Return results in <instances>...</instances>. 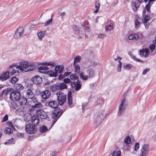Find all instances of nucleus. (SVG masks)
Masks as SVG:
<instances>
[{"label": "nucleus", "instance_id": "nucleus-45", "mask_svg": "<svg viewBox=\"0 0 156 156\" xmlns=\"http://www.w3.org/2000/svg\"><path fill=\"white\" fill-rule=\"evenodd\" d=\"M52 18L50 19L49 20H48L46 22L44 23V27L47 26L48 25H49L51 24L52 23Z\"/></svg>", "mask_w": 156, "mask_h": 156}, {"label": "nucleus", "instance_id": "nucleus-11", "mask_svg": "<svg viewBox=\"0 0 156 156\" xmlns=\"http://www.w3.org/2000/svg\"><path fill=\"white\" fill-rule=\"evenodd\" d=\"M72 29L73 30L74 33L76 34H78V38L79 39L81 38L84 34V31H81L80 32L79 28H78L76 25H73L72 26Z\"/></svg>", "mask_w": 156, "mask_h": 156}, {"label": "nucleus", "instance_id": "nucleus-47", "mask_svg": "<svg viewBox=\"0 0 156 156\" xmlns=\"http://www.w3.org/2000/svg\"><path fill=\"white\" fill-rule=\"evenodd\" d=\"M27 90L33 91V84L31 83H29L27 85Z\"/></svg>", "mask_w": 156, "mask_h": 156}, {"label": "nucleus", "instance_id": "nucleus-1", "mask_svg": "<svg viewBox=\"0 0 156 156\" xmlns=\"http://www.w3.org/2000/svg\"><path fill=\"white\" fill-rule=\"evenodd\" d=\"M103 112V111L101 110L94 116V122L97 126H99L102 121V119L104 118Z\"/></svg>", "mask_w": 156, "mask_h": 156}, {"label": "nucleus", "instance_id": "nucleus-64", "mask_svg": "<svg viewBox=\"0 0 156 156\" xmlns=\"http://www.w3.org/2000/svg\"><path fill=\"white\" fill-rule=\"evenodd\" d=\"M7 124L9 125L10 127H11L12 128H13L14 127L12 125V123L10 122H7Z\"/></svg>", "mask_w": 156, "mask_h": 156}, {"label": "nucleus", "instance_id": "nucleus-39", "mask_svg": "<svg viewBox=\"0 0 156 156\" xmlns=\"http://www.w3.org/2000/svg\"><path fill=\"white\" fill-rule=\"evenodd\" d=\"M81 59V57L79 56H77L76 57L74 58V64H76V63L79 62Z\"/></svg>", "mask_w": 156, "mask_h": 156}, {"label": "nucleus", "instance_id": "nucleus-42", "mask_svg": "<svg viewBox=\"0 0 156 156\" xmlns=\"http://www.w3.org/2000/svg\"><path fill=\"white\" fill-rule=\"evenodd\" d=\"M9 92L10 90L9 89L4 90L2 92L1 96H2L4 94H5L6 96H7L8 94H9Z\"/></svg>", "mask_w": 156, "mask_h": 156}, {"label": "nucleus", "instance_id": "nucleus-28", "mask_svg": "<svg viewBox=\"0 0 156 156\" xmlns=\"http://www.w3.org/2000/svg\"><path fill=\"white\" fill-rule=\"evenodd\" d=\"M100 7V4L98 1H97L95 3V7L96 10H94L93 12L95 13H97L99 11Z\"/></svg>", "mask_w": 156, "mask_h": 156}, {"label": "nucleus", "instance_id": "nucleus-51", "mask_svg": "<svg viewBox=\"0 0 156 156\" xmlns=\"http://www.w3.org/2000/svg\"><path fill=\"white\" fill-rule=\"evenodd\" d=\"M48 68L45 66H41L38 68L39 70H48Z\"/></svg>", "mask_w": 156, "mask_h": 156}, {"label": "nucleus", "instance_id": "nucleus-55", "mask_svg": "<svg viewBox=\"0 0 156 156\" xmlns=\"http://www.w3.org/2000/svg\"><path fill=\"white\" fill-rule=\"evenodd\" d=\"M8 115H5L4 117L3 118V119L2 121V122H5L7 121L8 119Z\"/></svg>", "mask_w": 156, "mask_h": 156}, {"label": "nucleus", "instance_id": "nucleus-31", "mask_svg": "<svg viewBox=\"0 0 156 156\" xmlns=\"http://www.w3.org/2000/svg\"><path fill=\"white\" fill-rule=\"evenodd\" d=\"M129 54L130 55V56L132 58L135 60V61H136L137 62H143V61H142L141 60H140V59L136 58L135 56H134L133 54L131 52H129Z\"/></svg>", "mask_w": 156, "mask_h": 156}, {"label": "nucleus", "instance_id": "nucleus-35", "mask_svg": "<svg viewBox=\"0 0 156 156\" xmlns=\"http://www.w3.org/2000/svg\"><path fill=\"white\" fill-rule=\"evenodd\" d=\"M45 34V32L43 31H40L37 33L38 37L41 40H42V38L44 36Z\"/></svg>", "mask_w": 156, "mask_h": 156}, {"label": "nucleus", "instance_id": "nucleus-54", "mask_svg": "<svg viewBox=\"0 0 156 156\" xmlns=\"http://www.w3.org/2000/svg\"><path fill=\"white\" fill-rule=\"evenodd\" d=\"M139 147V144L138 143H136L135 144L134 146V150L135 151H137V150L138 149Z\"/></svg>", "mask_w": 156, "mask_h": 156}, {"label": "nucleus", "instance_id": "nucleus-57", "mask_svg": "<svg viewBox=\"0 0 156 156\" xmlns=\"http://www.w3.org/2000/svg\"><path fill=\"white\" fill-rule=\"evenodd\" d=\"M106 35L104 34H100L98 36V37L99 38L103 39L106 37Z\"/></svg>", "mask_w": 156, "mask_h": 156}, {"label": "nucleus", "instance_id": "nucleus-48", "mask_svg": "<svg viewBox=\"0 0 156 156\" xmlns=\"http://www.w3.org/2000/svg\"><path fill=\"white\" fill-rule=\"evenodd\" d=\"M140 24V23L139 21H138V19H136L135 21V27L136 28H139V26Z\"/></svg>", "mask_w": 156, "mask_h": 156}, {"label": "nucleus", "instance_id": "nucleus-59", "mask_svg": "<svg viewBox=\"0 0 156 156\" xmlns=\"http://www.w3.org/2000/svg\"><path fill=\"white\" fill-rule=\"evenodd\" d=\"M43 23H38L37 24H36L31 25L30 26V30H31V29H32L33 28H34L37 25H40V24H43Z\"/></svg>", "mask_w": 156, "mask_h": 156}, {"label": "nucleus", "instance_id": "nucleus-40", "mask_svg": "<svg viewBox=\"0 0 156 156\" xmlns=\"http://www.w3.org/2000/svg\"><path fill=\"white\" fill-rule=\"evenodd\" d=\"M41 105H42L41 103L36 101V103H34V105L32 106L31 108H37L40 107L41 106Z\"/></svg>", "mask_w": 156, "mask_h": 156}, {"label": "nucleus", "instance_id": "nucleus-7", "mask_svg": "<svg viewBox=\"0 0 156 156\" xmlns=\"http://www.w3.org/2000/svg\"><path fill=\"white\" fill-rule=\"evenodd\" d=\"M127 102L125 99L122 100V102L119 106V111L118 113V115H120L124 112L127 107Z\"/></svg>", "mask_w": 156, "mask_h": 156}, {"label": "nucleus", "instance_id": "nucleus-30", "mask_svg": "<svg viewBox=\"0 0 156 156\" xmlns=\"http://www.w3.org/2000/svg\"><path fill=\"white\" fill-rule=\"evenodd\" d=\"M58 84L59 87V90H60L62 89H66L67 88V86L63 83H58Z\"/></svg>", "mask_w": 156, "mask_h": 156}, {"label": "nucleus", "instance_id": "nucleus-21", "mask_svg": "<svg viewBox=\"0 0 156 156\" xmlns=\"http://www.w3.org/2000/svg\"><path fill=\"white\" fill-rule=\"evenodd\" d=\"M18 101L19 102L21 105H24L27 102V99L24 97L20 98Z\"/></svg>", "mask_w": 156, "mask_h": 156}, {"label": "nucleus", "instance_id": "nucleus-23", "mask_svg": "<svg viewBox=\"0 0 156 156\" xmlns=\"http://www.w3.org/2000/svg\"><path fill=\"white\" fill-rule=\"evenodd\" d=\"M68 100L69 104L71 105L72 104L73 100L72 96V92L71 91H69L68 93Z\"/></svg>", "mask_w": 156, "mask_h": 156}, {"label": "nucleus", "instance_id": "nucleus-24", "mask_svg": "<svg viewBox=\"0 0 156 156\" xmlns=\"http://www.w3.org/2000/svg\"><path fill=\"white\" fill-rule=\"evenodd\" d=\"M35 67L34 66L29 64L28 63V64L27 67V68H26L25 69V72H28L31 71L33 70Z\"/></svg>", "mask_w": 156, "mask_h": 156}, {"label": "nucleus", "instance_id": "nucleus-18", "mask_svg": "<svg viewBox=\"0 0 156 156\" xmlns=\"http://www.w3.org/2000/svg\"><path fill=\"white\" fill-rule=\"evenodd\" d=\"M58 102L55 101H50L48 103V106L51 108H56L58 105Z\"/></svg>", "mask_w": 156, "mask_h": 156}, {"label": "nucleus", "instance_id": "nucleus-61", "mask_svg": "<svg viewBox=\"0 0 156 156\" xmlns=\"http://www.w3.org/2000/svg\"><path fill=\"white\" fill-rule=\"evenodd\" d=\"M83 30L87 32H88L90 31L89 28L88 26H84Z\"/></svg>", "mask_w": 156, "mask_h": 156}, {"label": "nucleus", "instance_id": "nucleus-9", "mask_svg": "<svg viewBox=\"0 0 156 156\" xmlns=\"http://www.w3.org/2000/svg\"><path fill=\"white\" fill-rule=\"evenodd\" d=\"M149 146L147 144L143 145L141 150L140 156H147L149 151Z\"/></svg>", "mask_w": 156, "mask_h": 156}, {"label": "nucleus", "instance_id": "nucleus-14", "mask_svg": "<svg viewBox=\"0 0 156 156\" xmlns=\"http://www.w3.org/2000/svg\"><path fill=\"white\" fill-rule=\"evenodd\" d=\"M71 84L72 87H75V90L76 91L79 90L81 88L82 84L78 80L76 82H71Z\"/></svg>", "mask_w": 156, "mask_h": 156}, {"label": "nucleus", "instance_id": "nucleus-20", "mask_svg": "<svg viewBox=\"0 0 156 156\" xmlns=\"http://www.w3.org/2000/svg\"><path fill=\"white\" fill-rule=\"evenodd\" d=\"M131 6L134 12H136L140 7V5L138 3L133 1L132 2Z\"/></svg>", "mask_w": 156, "mask_h": 156}, {"label": "nucleus", "instance_id": "nucleus-44", "mask_svg": "<svg viewBox=\"0 0 156 156\" xmlns=\"http://www.w3.org/2000/svg\"><path fill=\"white\" fill-rule=\"evenodd\" d=\"M11 82L12 84H15L18 80V79L16 77H14L12 78H11Z\"/></svg>", "mask_w": 156, "mask_h": 156}, {"label": "nucleus", "instance_id": "nucleus-43", "mask_svg": "<svg viewBox=\"0 0 156 156\" xmlns=\"http://www.w3.org/2000/svg\"><path fill=\"white\" fill-rule=\"evenodd\" d=\"M70 77L71 79L73 80H77L78 79V77L76 74L71 75Z\"/></svg>", "mask_w": 156, "mask_h": 156}, {"label": "nucleus", "instance_id": "nucleus-49", "mask_svg": "<svg viewBox=\"0 0 156 156\" xmlns=\"http://www.w3.org/2000/svg\"><path fill=\"white\" fill-rule=\"evenodd\" d=\"M132 67V66L131 64H128L126 65L124 67V68L126 70H129Z\"/></svg>", "mask_w": 156, "mask_h": 156}, {"label": "nucleus", "instance_id": "nucleus-41", "mask_svg": "<svg viewBox=\"0 0 156 156\" xmlns=\"http://www.w3.org/2000/svg\"><path fill=\"white\" fill-rule=\"evenodd\" d=\"M75 71L77 73H79L80 70V66L78 64H74Z\"/></svg>", "mask_w": 156, "mask_h": 156}, {"label": "nucleus", "instance_id": "nucleus-25", "mask_svg": "<svg viewBox=\"0 0 156 156\" xmlns=\"http://www.w3.org/2000/svg\"><path fill=\"white\" fill-rule=\"evenodd\" d=\"M27 96L29 99H33L34 97V94L33 91L27 90Z\"/></svg>", "mask_w": 156, "mask_h": 156}, {"label": "nucleus", "instance_id": "nucleus-62", "mask_svg": "<svg viewBox=\"0 0 156 156\" xmlns=\"http://www.w3.org/2000/svg\"><path fill=\"white\" fill-rule=\"evenodd\" d=\"M63 81L65 83H69L71 82V81L70 79L68 78L64 79Z\"/></svg>", "mask_w": 156, "mask_h": 156}, {"label": "nucleus", "instance_id": "nucleus-17", "mask_svg": "<svg viewBox=\"0 0 156 156\" xmlns=\"http://www.w3.org/2000/svg\"><path fill=\"white\" fill-rule=\"evenodd\" d=\"M31 80L34 83L38 84L41 83L42 81V78L38 76H35L33 77Z\"/></svg>", "mask_w": 156, "mask_h": 156}, {"label": "nucleus", "instance_id": "nucleus-3", "mask_svg": "<svg viewBox=\"0 0 156 156\" xmlns=\"http://www.w3.org/2000/svg\"><path fill=\"white\" fill-rule=\"evenodd\" d=\"M62 110L57 108L54 110L51 116L52 118L54 119L53 124H55L58 119L59 118L62 113Z\"/></svg>", "mask_w": 156, "mask_h": 156}, {"label": "nucleus", "instance_id": "nucleus-26", "mask_svg": "<svg viewBox=\"0 0 156 156\" xmlns=\"http://www.w3.org/2000/svg\"><path fill=\"white\" fill-rule=\"evenodd\" d=\"M41 65H44L46 66H55L56 65L55 63L53 62H46L41 63Z\"/></svg>", "mask_w": 156, "mask_h": 156}, {"label": "nucleus", "instance_id": "nucleus-34", "mask_svg": "<svg viewBox=\"0 0 156 156\" xmlns=\"http://www.w3.org/2000/svg\"><path fill=\"white\" fill-rule=\"evenodd\" d=\"M47 130L48 129L47 126L44 125L41 126L39 129V130L41 133H44L46 132Z\"/></svg>", "mask_w": 156, "mask_h": 156}, {"label": "nucleus", "instance_id": "nucleus-29", "mask_svg": "<svg viewBox=\"0 0 156 156\" xmlns=\"http://www.w3.org/2000/svg\"><path fill=\"white\" fill-rule=\"evenodd\" d=\"M121 152L120 151H114L110 154L109 156H121Z\"/></svg>", "mask_w": 156, "mask_h": 156}, {"label": "nucleus", "instance_id": "nucleus-8", "mask_svg": "<svg viewBox=\"0 0 156 156\" xmlns=\"http://www.w3.org/2000/svg\"><path fill=\"white\" fill-rule=\"evenodd\" d=\"M20 93L19 91L15 90L10 93V98L11 100L14 101H18L20 98Z\"/></svg>", "mask_w": 156, "mask_h": 156}, {"label": "nucleus", "instance_id": "nucleus-33", "mask_svg": "<svg viewBox=\"0 0 156 156\" xmlns=\"http://www.w3.org/2000/svg\"><path fill=\"white\" fill-rule=\"evenodd\" d=\"M15 87L16 90H22L23 89L24 87L23 85L20 83H17L15 85Z\"/></svg>", "mask_w": 156, "mask_h": 156}, {"label": "nucleus", "instance_id": "nucleus-4", "mask_svg": "<svg viewBox=\"0 0 156 156\" xmlns=\"http://www.w3.org/2000/svg\"><path fill=\"white\" fill-rule=\"evenodd\" d=\"M62 110L57 108L54 110L51 116L52 118L54 119L53 124H55L58 119L59 118L62 113Z\"/></svg>", "mask_w": 156, "mask_h": 156}, {"label": "nucleus", "instance_id": "nucleus-13", "mask_svg": "<svg viewBox=\"0 0 156 156\" xmlns=\"http://www.w3.org/2000/svg\"><path fill=\"white\" fill-rule=\"evenodd\" d=\"M40 94L43 99H47L50 97L51 92L49 90H46L41 92Z\"/></svg>", "mask_w": 156, "mask_h": 156}, {"label": "nucleus", "instance_id": "nucleus-5", "mask_svg": "<svg viewBox=\"0 0 156 156\" xmlns=\"http://www.w3.org/2000/svg\"><path fill=\"white\" fill-rule=\"evenodd\" d=\"M56 95L57 96L58 103L60 105H62L65 102L66 100V94L61 92L57 93Z\"/></svg>", "mask_w": 156, "mask_h": 156}, {"label": "nucleus", "instance_id": "nucleus-46", "mask_svg": "<svg viewBox=\"0 0 156 156\" xmlns=\"http://www.w3.org/2000/svg\"><path fill=\"white\" fill-rule=\"evenodd\" d=\"M118 62L119 64L117 68V70L119 72H120L121 71V68L122 66V62L120 61H119Z\"/></svg>", "mask_w": 156, "mask_h": 156}, {"label": "nucleus", "instance_id": "nucleus-58", "mask_svg": "<svg viewBox=\"0 0 156 156\" xmlns=\"http://www.w3.org/2000/svg\"><path fill=\"white\" fill-rule=\"evenodd\" d=\"M14 139L13 138H12L11 139L9 140H8V142H5L4 143V144L5 145H6L8 144H9V143H12V142H13L14 141Z\"/></svg>", "mask_w": 156, "mask_h": 156}, {"label": "nucleus", "instance_id": "nucleus-12", "mask_svg": "<svg viewBox=\"0 0 156 156\" xmlns=\"http://www.w3.org/2000/svg\"><path fill=\"white\" fill-rule=\"evenodd\" d=\"M64 67L62 66H55L54 71H53V75L55 77H56L58 73H62Z\"/></svg>", "mask_w": 156, "mask_h": 156}, {"label": "nucleus", "instance_id": "nucleus-56", "mask_svg": "<svg viewBox=\"0 0 156 156\" xmlns=\"http://www.w3.org/2000/svg\"><path fill=\"white\" fill-rule=\"evenodd\" d=\"M153 4V3H150L149 2H148V3L145 6V8L146 9L150 8V7L151 5Z\"/></svg>", "mask_w": 156, "mask_h": 156}, {"label": "nucleus", "instance_id": "nucleus-15", "mask_svg": "<svg viewBox=\"0 0 156 156\" xmlns=\"http://www.w3.org/2000/svg\"><path fill=\"white\" fill-rule=\"evenodd\" d=\"M36 113L38 116H40L42 119H45L48 118L47 114L45 112L41 109H39L36 112Z\"/></svg>", "mask_w": 156, "mask_h": 156}, {"label": "nucleus", "instance_id": "nucleus-6", "mask_svg": "<svg viewBox=\"0 0 156 156\" xmlns=\"http://www.w3.org/2000/svg\"><path fill=\"white\" fill-rule=\"evenodd\" d=\"M37 129V127L35 126L30 123L27 124L25 126V131L29 134L34 133L36 132Z\"/></svg>", "mask_w": 156, "mask_h": 156}, {"label": "nucleus", "instance_id": "nucleus-50", "mask_svg": "<svg viewBox=\"0 0 156 156\" xmlns=\"http://www.w3.org/2000/svg\"><path fill=\"white\" fill-rule=\"evenodd\" d=\"M11 75L15 74V75H16L19 73V71L18 70H16L13 69L12 71L10 73Z\"/></svg>", "mask_w": 156, "mask_h": 156}, {"label": "nucleus", "instance_id": "nucleus-2", "mask_svg": "<svg viewBox=\"0 0 156 156\" xmlns=\"http://www.w3.org/2000/svg\"><path fill=\"white\" fill-rule=\"evenodd\" d=\"M87 75L85 76L83 72L81 73L80 75V78L83 80H86L88 78H91L95 75L94 71L92 69L90 68L86 71Z\"/></svg>", "mask_w": 156, "mask_h": 156}, {"label": "nucleus", "instance_id": "nucleus-36", "mask_svg": "<svg viewBox=\"0 0 156 156\" xmlns=\"http://www.w3.org/2000/svg\"><path fill=\"white\" fill-rule=\"evenodd\" d=\"M4 132L5 133L8 134H10L12 133V131H11V129L8 127H5L4 129Z\"/></svg>", "mask_w": 156, "mask_h": 156}, {"label": "nucleus", "instance_id": "nucleus-37", "mask_svg": "<svg viewBox=\"0 0 156 156\" xmlns=\"http://www.w3.org/2000/svg\"><path fill=\"white\" fill-rule=\"evenodd\" d=\"M124 142L127 145L130 144L131 142L130 138L129 136H126L124 140Z\"/></svg>", "mask_w": 156, "mask_h": 156}, {"label": "nucleus", "instance_id": "nucleus-10", "mask_svg": "<svg viewBox=\"0 0 156 156\" xmlns=\"http://www.w3.org/2000/svg\"><path fill=\"white\" fill-rule=\"evenodd\" d=\"M23 29L22 27H19L16 31L14 35V37L15 39H18L21 37L23 33Z\"/></svg>", "mask_w": 156, "mask_h": 156}, {"label": "nucleus", "instance_id": "nucleus-60", "mask_svg": "<svg viewBox=\"0 0 156 156\" xmlns=\"http://www.w3.org/2000/svg\"><path fill=\"white\" fill-rule=\"evenodd\" d=\"M150 69L148 68H146L143 71L142 73V74L143 75L147 73L149 70Z\"/></svg>", "mask_w": 156, "mask_h": 156}, {"label": "nucleus", "instance_id": "nucleus-27", "mask_svg": "<svg viewBox=\"0 0 156 156\" xmlns=\"http://www.w3.org/2000/svg\"><path fill=\"white\" fill-rule=\"evenodd\" d=\"M28 63L27 62H21L20 63L21 66V68L23 69V70L22 71H24L25 72V69L27 68V67L28 64Z\"/></svg>", "mask_w": 156, "mask_h": 156}, {"label": "nucleus", "instance_id": "nucleus-53", "mask_svg": "<svg viewBox=\"0 0 156 156\" xmlns=\"http://www.w3.org/2000/svg\"><path fill=\"white\" fill-rule=\"evenodd\" d=\"M39 118L37 119H36L35 121H34L32 122L33 125H34V126L37 125L39 123Z\"/></svg>", "mask_w": 156, "mask_h": 156}, {"label": "nucleus", "instance_id": "nucleus-63", "mask_svg": "<svg viewBox=\"0 0 156 156\" xmlns=\"http://www.w3.org/2000/svg\"><path fill=\"white\" fill-rule=\"evenodd\" d=\"M11 105L13 109H16L17 108V106L16 103H13L11 104Z\"/></svg>", "mask_w": 156, "mask_h": 156}, {"label": "nucleus", "instance_id": "nucleus-52", "mask_svg": "<svg viewBox=\"0 0 156 156\" xmlns=\"http://www.w3.org/2000/svg\"><path fill=\"white\" fill-rule=\"evenodd\" d=\"M38 116L37 115H33L32 117H31V122L34 121H35L36 119H39Z\"/></svg>", "mask_w": 156, "mask_h": 156}, {"label": "nucleus", "instance_id": "nucleus-19", "mask_svg": "<svg viewBox=\"0 0 156 156\" xmlns=\"http://www.w3.org/2000/svg\"><path fill=\"white\" fill-rule=\"evenodd\" d=\"M140 55L141 57H146L148 54L149 53V49H142L140 51Z\"/></svg>", "mask_w": 156, "mask_h": 156}, {"label": "nucleus", "instance_id": "nucleus-16", "mask_svg": "<svg viewBox=\"0 0 156 156\" xmlns=\"http://www.w3.org/2000/svg\"><path fill=\"white\" fill-rule=\"evenodd\" d=\"M10 77L9 71L4 72L0 76V80L2 81H5Z\"/></svg>", "mask_w": 156, "mask_h": 156}, {"label": "nucleus", "instance_id": "nucleus-22", "mask_svg": "<svg viewBox=\"0 0 156 156\" xmlns=\"http://www.w3.org/2000/svg\"><path fill=\"white\" fill-rule=\"evenodd\" d=\"M58 83L57 84H54L50 86V90L53 92H54L59 90V87Z\"/></svg>", "mask_w": 156, "mask_h": 156}, {"label": "nucleus", "instance_id": "nucleus-38", "mask_svg": "<svg viewBox=\"0 0 156 156\" xmlns=\"http://www.w3.org/2000/svg\"><path fill=\"white\" fill-rule=\"evenodd\" d=\"M113 28V24L112 23H110V25L106 26L105 27V30L106 31H110Z\"/></svg>", "mask_w": 156, "mask_h": 156}, {"label": "nucleus", "instance_id": "nucleus-32", "mask_svg": "<svg viewBox=\"0 0 156 156\" xmlns=\"http://www.w3.org/2000/svg\"><path fill=\"white\" fill-rule=\"evenodd\" d=\"M143 18H144L143 23H147L150 19V16L148 14L144 15Z\"/></svg>", "mask_w": 156, "mask_h": 156}]
</instances>
